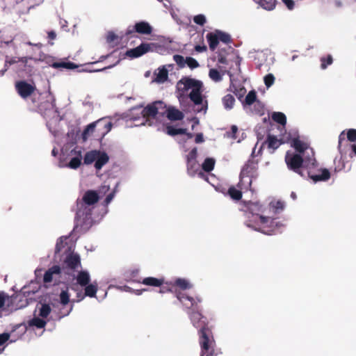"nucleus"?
Listing matches in <instances>:
<instances>
[{"mask_svg": "<svg viewBox=\"0 0 356 356\" xmlns=\"http://www.w3.org/2000/svg\"><path fill=\"white\" fill-rule=\"evenodd\" d=\"M177 299L184 304L185 307L187 308L195 307L197 305V303L200 302L202 300L200 298H196L195 299L189 296L185 295L181 292L177 293L176 295Z\"/></svg>", "mask_w": 356, "mask_h": 356, "instance_id": "15", "label": "nucleus"}, {"mask_svg": "<svg viewBox=\"0 0 356 356\" xmlns=\"http://www.w3.org/2000/svg\"><path fill=\"white\" fill-rule=\"evenodd\" d=\"M271 117L275 122L282 126L286 123V117L283 113L273 112Z\"/></svg>", "mask_w": 356, "mask_h": 356, "instance_id": "35", "label": "nucleus"}, {"mask_svg": "<svg viewBox=\"0 0 356 356\" xmlns=\"http://www.w3.org/2000/svg\"><path fill=\"white\" fill-rule=\"evenodd\" d=\"M134 31L140 34L149 35L152 32V27L148 22L141 21L135 24Z\"/></svg>", "mask_w": 356, "mask_h": 356, "instance_id": "17", "label": "nucleus"}, {"mask_svg": "<svg viewBox=\"0 0 356 356\" xmlns=\"http://www.w3.org/2000/svg\"><path fill=\"white\" fill-rule=\"evenodd\" d=\"M85 287V296H88L90 298L96 297V293L97 291V282H94L92 284H88Z\"/></svg>", "mask_w": 356, "mask_h": 356, "instance_id": "30", "label": "nucleus"}, {"mask_svg": "<svg viewBox=\"0 0 356 356\" xmlns=\"http://www.w3.org/2000/svg\"><path fill=\"white\" fill-rule=\"evenodd\" d=\"M195 141L196 143H202L204 141V136L202 133L197 134L195 136Z\"/></svg>", "mask_w": 356, "mask_h": 356, "instance_id": "62", "label": "nucleus"}, {"mask_svg": "<svg viewBox=\"0 0 356 356\" xmlns=\"http://www.w3.org/2000/svg\"><path fill=\"white\" fill-rule=\"evenodd\" d=\"M247 209L245 225L255 231L270 235L282 226L277 219L264 216L263 207L259 202H250Z\"/></svg>", "mask_w": 356, "mask_h": 356, "instance_id": "2", "label": "nucleus"}, {"mask_svg": "<svg viewBox=\"0 0 356 356\" xmlns=\"http://www.w3.org/2000/svg\"><path fill=\"white\" fill-rule=\"evenodd\" d=\"M350 148L351 149L350 156L353 157V156H356V145L355 144L350 145Z\"/></svg>", "mask_w": 356, "mask_h": 356, "instance_id": "63", "label": "nucleus"}, {"mask_svg": "<svg viewBox=\"0 0 356 356\" xmlns=\"http://www.w3.org/2000/svg\"><path fill=\"white\" fill-rule=\"evenodd\" d=\"M216 34L218 35L219 41H221L225 44L229 43L231 40L230 35L226 33L222 32L220 31H217Z\"/></svg>", "mask_w": 356, "mask_h": 356, "instance_id": "45", "label": "nucleus"}, {"mask_svg": "<svg viewBox=\"0 0 356 356\" xmlns=\"http://www.w3.org/2000/svg\"><path fill=\"white\" fill-rule=\"evenodd\" d=\"M252 181V178L248 176L240 175V181L238 184V186L242 191H248L251 186Z\"/></svg>", "mask_w": 356, "mask_h": 356, "instance_id": "27", "label": "nucleus"}, {"mask_svg": "<svg viewBox=\"0 0 356 356\" xmlns=\"http://www.w3.org/2000/svg\"><path fill=\"white\" fill-rule=\"evenodd\" d=\"M15 89L22 99H26L32 95L35 88L25 81H19L16 82Z\"/></svg>", "mask_w": 356, "mask_h": 356, "instance_id": "11", "label": "nucleus"}, {"mask_svg": "<svg viewBox=\"0 0 356 356\" xmlns=\"http://www.w3.org/2000/svg\"><path fill=\"white\" fill-rule=\"evenodd\" d=\"M257 3L266 10H273L275 8V0H258Z\"/></svg>", "mask_w": 356, "mask_h": 356, "instance_id": "36", "label": "nucleus"}, {"mask_svg": "<svg viewBox=\"0 0 356 356\" xmlns=\"http://www.w3.org/2000/svg\"><path fill=\"white\" fill-rule=\"evenodd\" d=\"M173 60L177 63V65L179 66V68H184L186 66V58H184V56L176 54L173 56Z\"/></svg>", "mask_w": 356, "mask_h": 356, "instance_id": "43", "label": "nucleus"}, {"mask_svg": "<svg viewBox=\"0 0 356 356\" xmlns=\"http://www.w3.org/2000/svg\"><path fill=\"white\" fill-rule=\"evenodd\" d=\"M193 22L198 25L203 26L207 22V19L204 15L199 14L193 17Z\"/></svg>", "mask_w": 356, "mask_h": 356, "instance_id": "49", "label": "nucleus"}, {"mask_svg": "<svg viewBox=\"0 0 356 356\" xmlns=\"http://www.w3.org/2000/svg\"><path fill=\"white\" fill-rule=\"evenodd\" d=\"M268 147L270 149H276L281 145V143L279 140L277 139L275 136H268Z\"/></svg>", "mask_w": 356, "mask_h": 356, "instance_id": "38", "label": "nucleus"}, {"mask_svg": "<svg viewBox=\"0 0 356 356\" xmlns=\"http://www.w3.org/2000/svg\"><path fill=\"white\" fill-rule=\"evenodd\" d=\"M228 193L229 196L235 200H238L242 197V190H238L234 187H231L228 190Z\"/></svg>", "mask_w": 356, "mask_h": 356, "instance_id": "42", "label": "nucleus"}, {"mask_svg": "<svg viewBox=\"0 0 356 356\" xmlns=\"http://www.w3.org/2000/svg\"><path fill=\"white\" fill-rule=\"evenodd\" d=\"M76 282L81 286L88 284L90 282V275L88 270H80L76 277Z\"/></svg>", "mask_w": 356, "mask_h": 356, "instance_id": "21", "label": "nucleus"}, {"mask_svg": "<svg viewBox=\"0 0 356 356\" xmlns=\"http://www.w3.org/2000/svg\"><path fill=\"white\" fill-rule=\"evenodd\" d=\"M153 46V44L142 43L135 48L127 50L126 55L131 58H138L143 54L152 51Z\"/></svg>", "mask_w": 356, "mask_h": 356, "instance_id": "12", "label": "nucleus"}, {"mask_svg": "<svg viewBox=\"0 0 356 356\" xmlns=\"http://www.w3.org/2000/svg\"><path fill=\"white\" fill-rule=\"evenodd\" d=\"M51 309L49 305L42 304L39 309V316L42 318H47L51 313Z\"/></svg>", "mask_w": 356, "mask_h": 356, "instance_id": "41", "label": "nucleus"}, {"mask_svg": "<svg viewBox=\"0 0 356 356\" xmlns=\"http://www.w3.org/2000/svg\"><path fill=\"white\" fill-rule=\"evenodd\" d=\"M187 172L189 176H197L202 179L207 180V178L202 170L200 168V165L197 161H186Z\"/></svg>", "mask_w": 356, "mask_h": 356, "instance_id": "14", "label": "nucleus"}, {"mask_svg": "<svg viewBox=\"0 0 356 356\" xmlns=\"http://www.w3.org/2000/svg\"><path fill=\"white\" fill-rule=\"evenodd\" d=\"M99 195L95 191L88 190L85 192L81 200L76 201V220L77 224L90 227L95 220L92 217V210L98 202Z\"/></svg>", "mask_w": 356, "mask_h": 356, "instance_id": "4", "label": "nucleus"}, {"mask_svg": "<svg viewBox=\"0 0 356 356\" xmlns=\"http://www.w3.org/2000/svg\"><path fill=\"white\" fill-rule=\"evenodd\" d=\"M39 111L45 118L58 122L61 119L59 117L55 105L52 102H45L39 106Z\"/></svg>", "mask_w": 356, "mask_h": 356, "instance_id": "9", "label": "nucleus"}, {"mask_svg": "<svg viewBox=\"0 0 356 356\" xmlns=\"http://www.w3.org/2000/svg\"><path fill=\"white\" fill-rule=\"evenodd\" d=\"M70 161L66 164H59L60 168H68L76 170L81 165L83 159L82 149L81 147H76L72 149L69 154Z\"/></svg>", "mask_w": 356, "mask_h": 356, "instance_id": "8", "label": "nucleus"}, {"mask_svg": "<svg viewBox=\"0 0 356 356\" xmlns=\"http://www.w3.org/2000/svg\"><path fill=\"white\" fill-rule=\"evenodd\" d=\"M346 140L345 131H343L339 136V145L338 148L341 154H342L341 144Z\"/></svg>", "mask_w": 356, "mask_h": 356, "instance_id": "56", "label": "nucleus"}, {"mask_svg": "<svg viewBox=\"0 0 356 356\" xmlns=\"http://www.w3.org/2000/svg\"><path fill=\"white\" fill-rule=\"evenodd\" d=\"M118 186L119 183H117L113 191L106 196L104 201L106 205H108L114 198L115 193H117V188L118 187Z\"/></svg>", "mask_w": 356, "mask_h": 356, "instance_id": "53", "label": "nucleus"}, {"mask_svg": "<svg viewBox=\"0 0 356 356\" xmlns=\"http://www.w3.org/2000/svg\"><path fill=\"white\" fill-rule=\"evenodd\" d=\"M110 190L109 185L104 184L102 185L99 189V195H105L108 191Z\"/></svg>", "mask_w": 356, "mask_h": 356, "instance_id": "57", "label": "nucleus"}, {"mask_svg": "<svg viewBox=\"0 0 356 356\" xmlns=\"http://www.w3.org/2000/svg\"><path fill=\"white\" fill-rule=\"evenodd\" d=\"M197 156V147H194L191 149V151L186 156V161H197L196 160Z\"/></svg>", "mask_w": 356, "mask_h": 356, "instance_id": "51", "label": "nucleus"}, {"mask_svg": "<svg viewBox=\"0 0 356 356\" xmlns=\"http://www.w3.org/2000/svg\"><path fill=\"white\" fill-rule=\"evenodd\" d=\"M275 78L273 74H266L264 78V83L267 88H270L274 84Z\"/></svg>", "mask_w": 356, "mask_h": 356, "instance_id": "47", "label": "nucleus"}, {"mask_svg": "<svg viewBox=\"0 0 356 356\" xmlns=\"http://www.w3.org/2000/svg\"><path fill=\"white\" fill-rule=\"evenodd\" d=\"M29 323L31 326H35L38 328H43L46 325L47 322L39 317H34L29 321Z\"/></svg>", "mask_w": 356, "mask_h": 356, "instance_id": "39", "label": "nucleus"}, {"mask_svg": "<svg viewBox=\"0 0 356 356\" xmlns=\"http://www.w3.org/2000/svg\"><path fill=\"white\" fill-rule=\"evenodd\" d=\"M108 155L104 152L99 151L98 156H97V159L95 163V168L98 170H101L102 167L108 162Z\"/></svg>", "mask_w": 356, "mask_h": 356, "instance_id": "22", "label": "nucleus"}, {"mask_svg": "<svg viewBox=\"0 0 356 356\" xmlns=\"http://www.w3.org/2000/svg\"><path fill=\"white\" fill-rule=\"evenodd\" d=\"M99 151L98 150H91L86 153L84 155L83 163L86 165H90L93 162H95L97 159V156H98Z\"/></svg>", "mask_w": 356, "mask_h": 356, "instance_id": "29", "label": "nucleus"}, {"mask_svg": "<svg viewBox=\"0 0 356 356\" xmlns=\"http://www.w3.org/2000/svg\"><path fill=\"white\" fill-rule=\"evenodd\" d=\"M166 133L167 134L170 136H176L179 134H185L187 137V138H192L193 137V134L191 133H186V129L182 128H175L172 126H168L166 127Z\"/></svg>", "mask_w": 356, "mask_h": 356, "instance_id": "24", "label": "nucleus"}, {"mask_svg": "<svg viewBox=\"0 0 356 356\" xmlns=\"http://www.w3.org/2000/svg\"><path fill=\"white\" fill-rule=\"evenodd\" d=\"M257 99V95L254 90L250 91L245 98V102L247 105L252 104Z\"/></svg>", "mask_w": 356, "mask_h": 356, "instance_id": "44", "label": "nucleus"}, {"mask_svg": "<svg viewBox=\"0 0 356 356\" xmlns=\"http://www.w3.org/2000/svg\"><path fill=\"white\" fill-rule=\"evenodd\" d=\"M225 73H227L230 77L232 76V74L229 71H225L221 74L218 70L212 68L209 72V78L215 81V82H220L222 79V76Z\"/></svg>", "mask_w": 356, "mask_h": 356, "instance_id": "25", "label": "nucleus"}, {"mask_svg": "<svg viewBox=\"0 0 356 356\" xmlns=\"http://www.w3.org/2000/svg\"><path fill=\"white\" fill-rule=\"evenodd\" d=\"M18 60L17 57L16 56H6L5 59V63H4V67L2 71H4V73L8 70V67L10 66L14 65L15 63H17V61Z\"/></svg>", "mask_w": 356, "mask_h": 356, "instance_id": "40", "label": "nucleus"}, {"mask_svg": "<svg viewBox=\"0 0 356 356\" xmlns=\"http://www.w3.org/2000/svg\"><path fill=\"white\" fill-rule=\"evenodd\" d=\"M67 239H68L67 236H61L60 238H59L56 244V253H58L61 251L62 248H63V241Z\"/></svg>", "mask_w": 356, "mask_h": 356, "instance_id": "52", "label": "nucleus"}, {"mask_svg": "<svg viewBox=\"0 0 356 356\" xmlns=\"http://www.w3.org/2000/svg\"><path fill=\"white\" fill-rule=\"evenodd\" d=\"M65 268L67 270L66 273L71 274L70 270L76 271L81 267L80 256L76 253H70L64 260Z\"/></svg>", "mask_w": 356, "mask_h": 356, "instance_id": "10", "label": "nucleus"}, {"mask_svg": "<svg viewBox=\"0 0 356 356\" xmlns=\"http://www.w3.org/2000/svg\"><path fill=\"white\" fill-rule=\"evenodd\" d=\"M224 108L226 110H231L234 105L235 99L232 95H226L222 99Z\"/></svg>", "mask_w": 356, "mask_h": 356, "instance_id": "32", "label": "nucleus"}, {"mask_svg": "<svg viewBox=\"0 0 356 356\" xmlns=\"http://www.w3.org/2000/svg\"><path fill=\"white\" fill-rule=\"evenodd\" d=\"M284 5L289 10H293L294 8L295 3L293 0H282Z\"/></svg>", "mask_w": 356, "mask_h": 356, "instance_id": "59", "label": "nucleus"}, {"mask_svg": "<svg viewBox=\"0 0 356 356\" xmlns=\"http://www.w3.org/2000/svg\"><path fill=\"white\" fill-rule=\"evenodd\" d=\"M273 207L275 208V212L279 213L280 211L283 210L284 203L280 201H278L275 202V204Z\"/></svg>", "mask_w": 356, "mask_h": 356, "instance_id": "58", "label": "nucleus"}, {"mask_svg": "<svg viewBox=\"0 0 356 356\" xmlns=\"http://www.w3.org/2000/svg\"><path fill=\"white\" fill-rule=\"evenodd\" d=\"M10 334L7 332L0 334V346L10 340Z\"/></svg>", "mask_w": 356, "mask_h": 356, "instance_id": "55", "label": "nucleus"}, {"mask_svg": "<svg viewBox=\"0 0 356 356\" xmlns=\"http://www.w3.org/2000/svg\"><path fill=\"white\" fill-rule=\"evenodd\" d=\"M54 68L63 67L66 69L73 70L77 67V65L72 62H55L51 64Z\"/></svg>", "mask_w": 356, "mask_h": 356, "instance_id": "37", "label": "nucleus"}, {"mask_svg": "<svg viewBox=\"0 0 356 356\" xmlns=\"http://www.w3.org/2000/svg\"><path fill=\"white\" fill-rule=\"evenodd\" d=\"M214 352L213 350V346L208 350H203L202 348V355L201 356H215Z\"/></svg>", "mask_w": 356, "mask_h": 356, "instance_id": "60", "label": "nucleus"}, {"mask_svg": "<svg viewBox=\"0 0 356 356\" xmlns=\"http://www.w3.org/2000/svg\"><path fill=\"white\" fill-rule=\"evenodd\" d=\"M257 166L253 162L248 161L242 168L241 175L242 176H248L252 179L256 171Z\"/></svg>", "mask_w": 356, "mask_h": 356, "instance_id": "23", "label": "nucleus"}, {"mask_svg": "<svg viewBox=\"0 0 356 356\" xmlns=\"http://www.w3.org/2000/svg\"><path fill=\"white\" fill-rule=\"evenodd\" d=\"M163 282V279H158L153 277H145L142 281L143 284L152 286H161Z\"/></svg>", "mask_w": 356, "mask_h": 356, "instance_id": "28", "label": "nucleus"}, {"mask_svg": "<svg viewBox=\"0 0 356 356\" xmlns=\"http://www.w3.org/2000/svg\"><path fill=\"white\" fill-rule=\"evenodd\" d=\"M216 161L213 158H207L202 164V170L204 172H211L213 170Z\"/></svg>", "mask_w": 356, "mask_h": 356, "instance_id": "33", "label": "nucleus"}, {"mask_svg": "<svg viewBox=\"0 0 356 356\" xmlns=\"http://www.w3.org/2000/svg\"><path fill=\"white\" fill-rule=\"evenodd\" d=\"M186 65L191 70H194L200 66L199 63L195 58L190 56L186 57Z\"/></svg>", "mask_w": 356, "mask_h": 356, "instance_id": "46", "label": "nucleus"}, {"mask_svg": "<svg viewBox=\"0 0 356 356\" xmlns=\"http://www.w3.org/2000/svg\"><path fill=\"white\" fill-rule=\"evenodd\" d=\"M321 67L323 70L327 68V65H330L332 63L333 59L331 55H328L327 58L323 57L321 58Z\"/></svg>", "mask_w": 356, "mask_h": 356, "instance_id": "48", "label": "nucleus"}, {"mask_svg": "<svg viewBox=\"0 0 356 356\" xmlns=\"http://www.w3.org/2000/svg\"><path fill=\"white\" fill-rule=\"evenodd\" d=\"M117 38L116 35L113 32H109L106 37V40L108 42H114Z\"/></svg>", "mask_w": 356, "mask_h": 356, "instance_id": "61", "label": "nucleus"}, {"mask_svg": "<svg viewBox=\"0 0 356 356\" xmlns=\"http://www.w3.org/2000/svg\"><path fill=\"white\" fill-rule=\"evenodd\" d=\"M191 321L197 329H200V344L203 350H208L213 345L214 341L210 337V331L206 328L205 318L198 312L190 314Z\"/></svg>", "mask_w": 356, "mask_h": 356, "instance_id": "6", "label": "nucleus"}, {"mask_svg": "<svg viewBox=\"0 0 356 356\" xmlns=\"http://www.w3.org/2000/svg\"><path fill=\"white\" fill-rule=\"evenodd\" d=\"M195 49L197 52H203L206 51L207 47L205 46L196 45Z\"/></svg>", "mask_w": 356, "mask_h": 356, "instance_id": "64", "label": "nucleus"}, {"mask_svg": "<svg viewBox=\"0 0 356 356\" xmlns=\"http://www.w3.org/2000/svg\"><path fill=\"white\" fill-rule=\"evenodd\" d=\"M316 166V163L314 167L307 168V177H309L313 181L314 183L327 181L330 178V171L326 168H323L318 170V171L320 172L319 174H313L312 172V169L314 168Z\"/></svg>", "mask_w": 356, "mask_h": 356, "instance_id": "13", "label": "nucleus"}, {"mask_svg": "<svg viewBox=\"0 0 356 356\" xmlns=\"http://www.w3.org/2000/svg\"><path fill=\"white\" fill-rule=\"evenodd\" d=\"M293 147L298 153L288 151L285 156V162L288 168L299 174L301 177H305L306 175L303 169L310 168L316 164L314 159V152L312 148L309 147L308 144L299 140L293 138L291 141Z\"/></svg>", "mask_w": 356, "mask_h": 356, "instance_id": "1", "label": "nucleus"}, {"mask_svg": "<svg viewBox=\"0 0 356 356\" xmlns=\"http://www.w3.org/2000/svg\"><path fill=\"white\" fill-rule=\"evenodd\" d=\"M165 115L171 121L181 120L184 117V113L174 106L167 108L165 106Z\"/></svg>", "mask_w": 356, "mask_h": 356, "instance_id": "16", "label": "nucleus"}, {"mask_svg": "<svg viewBox=\"0 0 356 356\" xmlns=\"http://www.w3.org/2000/svg\"><path fill=\"white\" fill-rule=\"evenodd\" d=\"M59 297L60 302L63 305H66L70 302V296L67 291H62Z\"/></svg>", "mask_w": 356, "mask_h": 356, "instance_id": "50", "label": "nucleus"}, {"mask_svg": "<svg viewBox=\"0 0 356 356\" xmlns=\"http://www.w3.org/2000/svg\"><path fill=\"white\" fill-rule=\"evenodd\" d=\"M104 118H102L87 125L82 133L83 140L86 141L88 138L94 133L96 126L98 124L104 122Z\"/></svg>", "mask_w": 356, "mask_h": 356, "instance_id": "20", "label": "nucleus"}, {"mask_svg": "<svg viewBox=\"0 0 356 356\" xmlns=\"http://www.w3.org/2000/svg\"><path fill=\"white\" fill-rule=\"evenodd\" d=\"M176 89L179 101L188 96L193 104L198 106L196 112L206 113L207 103L203 104V83L190 76H183L177 82Z\"/></svg>", "mask_w": 356, "mask_h": 356, "instance_id": "3", "label": "nucleus"}, {"mask_svg": "<svg viewBox=\"0 0 356 356\" xmlns=\"http://www.w3.org/2000/svg\"><path fill=\"white\" fill-rule=\"evenodd\" d=\"M346 137L350 142L356 141V129H350L347 131Z\"/></svg>", "mask_w": 356, "mask_h": 356, "instance_id": "54", "label": "nucleus"}, {"mask_svg": "<svg viewBox=\"0 0 356 356\" xmlns=\"http://www.w3.org/2000/svg\"><path fill=\"white\" fill-rule=\"evenodd\" d=\"M60 273V267L57 265L53 266L45 272L43 277L44 282H51L53 280L54 276H58Z\"/></svg>", "mask_w": 356, "mask_h": 356, "instance_id": "19", "label": "nucleus"}, {"mask_svg": "<svg viewBox=\"0 0 356 356\" xmlns=\"http://www.w3.org/2000/svg\"><path fill=\"white\" fill-rule=\"evenodd\" d=\"M155 78L153 81L158 83H163L167 81L168 78V70L165 65L159 67L156 71L154 72Z\"/></svg>", "mask_w": 356, "mask_h": 356, "instance_id": "18", "label": "nucleus"}, {"mask_svg": "<svg viewBox=\"0 0 356 356\" xmlns=\"http://www.w3.org/2000/svg\"><path fill=\"white\" fill-rule=\"evenodd\" d=\"M207 39L209 42L210 49L212 51L215 50L219 42L216 32L215 33H208L207 35Z\"/></svg>", "mask_w": 356, "mask_h": 356, "instance_id": "31", "label": "nucleus"}, {"mask_svg": "<svg viewBox=\"0 0 356 356\" xmlns=\"http://www.w3.org/2000/svg\"><path fill=\"white\" fill-rule=\"evenodd\" d=\"M46 58V54L42 52H40L38 56H23L17 57L18 60L17 63H21L22 67H19V70H22V73L26 74H31L33 72L34 66L32 62L34 63L38 61H44Z\"/></svg>", "mask_w": 356, "mask_h": 356, "instance_id": "7", "label": "nucleus"}, {"mask_svg": "<svg viewBox=\"0 0 356 356\" xmlns=\"http://www.w3.org/2000/svg\"><path fill=\"white\" fill-rule=\"evenodd\" d=\"M175 285L182 290L191 289L192 284L190 282L184 278H177L175 280Z\"/></svg>", "mask_w": 356, "mask_h": 356, "instance_id": "34", "label": "nucleus"}, {"mask_svg": "<svg viewBox=\"0 0 356 356\" xmlns=\"http://www.w3.org/2000/svg\"><path fill=\"white\" fill-rule=\"evenodd\" d=\"M9 299V296L3 292L0 293V318H1L4 314L8 312L7 301Z\"/></svg>", "mask_w": 356, "mask_h": 356, "instance_id": "26", "label": "nucleus"}, {"mask_svg": "<svg viewBox=\"0 0 356 356\" xmlns=\"http://www.w3.org/2000/svg\"><path fill=\"white\" fill-rule=\"evenodd\" d=\"M165 111V104L162 101H156L143 108L139 106L133 108L129 115L130 120L138 121L140 119L142 122L140 125H145L149 122L150 118H154L157 115H164Z\"/></svg>", "mask_w": 356, "mask_h": 356, "instance_id": "5", "label": "nucleus"}]
</instances>
